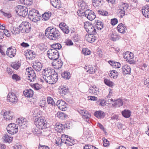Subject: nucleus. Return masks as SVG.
Returning a JSON list of instances; mask_svg holds the SVG:
<instances>
[{
    "mask_svg": "<svg viewBox=\"0 0 149 149\" xmlns=\"http://www.w3.org/2000/svg\"><path fill=\"white\" fill-rule=\"evenodd\" d=\"M84 149H98L96 147L91 145H86L84 148Z\"/></svg>",
    "mask_w": 149,
    "mask_h": 149,
    "instance_id": "obj_56",
    "label": "nucleus"
},
{
    "mask_svg": "<svg viewBox=\"0 0 149 149\" xmlns=\"http://www.w3.org/2000/svg\"><path fill=\"white\" fill-rule=\"evenodd\" d=\"M12 79L15 80L16 81H18L20 80V77L17 74H14L12 76Z\"/></svg>",
    "mask_w": 149,
    "mask_h": 149,
    "instance_id": "obj_47",
    "label": "nucleus"
},
{
    "mask_svg": "<svg viewBox=\"0 0 149 149\" xmlns=\"http://www.w3.org/2000/svg\"><path fill=\"white\" fill-rule=\"evenodd\" d=\"M45 118L44 117L40 116L38 118V134L40 135L42 133L43 129L45 127Z\"/></svg>",
    "mask_w": 149,
    "mask_h": 149,
    "instance_id": "obj_6",
    "label": "nucleus"
},
{
    "mask_svg": "<svg viewBox=\"0 0 149 149\" xmlns=\"http://www.w3.org/2000/svg\"><path fill=\"white\" fill-rule=\"evenodd\" d=\"M104 82L107 85L112 87L114 86V83L109 80L106 79L104 80Z\"/></svg>",
    "mask_w": 149,
    "mask_h": 149,
    "instance_id": "obj_43",
    "label": "nucleus"
},
{
    "mask_svg": "<svg viewBox=\"0 0 149 149\" xmlns=\"http://www.w3.org/2000/svg\"><path fill=\"white\" fill-rule=\"evenodd\" d=\"M109 63L111 66L115 67L117 68H120L121 66L120 64L118 62L110 60L109 61Z\"/></svg>",
    "mask_w": 149,
    "mask_h": 149,
    "instance_id": "obj_32",
    "label": "nucleus"
},
{
    "mask_svg": "<svg viewBox=\"0 0 149 149\" xmlns=\"http://www.w3.org/2000/svg\"><path fill=\"white\" fill-rule=\"evenodd\" d=\"M61 29L65 33L68 34L69 32L68 27L67 26L65 27H63V28L62 27Z\"/></svg>",
    "mask_w": 149,
    "mask_h": 149,
    "instance_id": "obj_58",
    "label": "nucleus"
},
{
    "mask_svg": "<svg viewBox=\"0 0 149 149\" xmlns=\"http://www.w3.org/2000/svg\"><path fill=\"white\" fill-rule=\"evenodd\" d=\"M47 55L50 59L56 61L58 59L59 56L58 51L54 49H49L47 52Z\"/></svg>",
    "mask_w": 149,
    "mask_h": 149,
    "instance_id": "obj_7",
    "label": "nucleus"
},
{
    "mask_svg": "<svg viewBox=\"0 0 149 149\" xmlns=\"http://www.w3.org/2000/svg\"><path fill=\"white\" fill-rule=\"evenodd\" d=\"M52 49H60L62 47V46L59 43L54 44L52 45L51 46Z\"/></svg>",
    "mask_w": 149,
    "mask_h": 149,
    "instance_id": "obj_38",
    "label": "nucleus"
},
{
    "mask_svg": "<svg viewBox=\"0 0 149 149\" xmlns=\"http://www.w3.org/2000/svg\"><path fill=\"white\" fill-rule=\"evenodd\" d=\"M78 112L82 116V118H83L88 119L91 117L90 114L87 111L85 110H79Z\"/></svg>",
    "mask_w": 149,
    "mask_h": 149,
    "instance_id": "obj_18",
    "label": "nucleus"
},
{
    "mask_svg": "<svg viewBox=\"0 0 149 149\" xmlns=\"http://www.w3.org/2000/svg\"><path fill=\"white\" fill-rule=\"evenodd\" d=\"M86 17L91 21L93 20L95 18V15L92 10L88 9L86 10Z\"/></svg>",
    "mask_w": 149,
    "mask_h": 149,
    "instance_id": "obj_15",
    "label": "nucleus"
},
{
    "mask_svg": "<svg viewBox=\"0 0 149 149\" xmlns=\"http://www.w3.org/2000/svg\"><path fill=\"white\" fill-rule=\"evenodd\" d=\"M56 130L58 131H60L63 129L62 125L61 124L60 125H58L55 127Z\"/></svg>",
    "mask_w": 149,
    "mask_h": 149,
    "instance_id": "obj_59",
    "label": "nucleus"
},
{
    "mask_svg": "<svg viewBox=\"0 0 149 149\" xmlns=\"http://www.w3.org/2000/svg\"><path fill=\"white\" fill-rule=\"evenodd\" d=\"M122 73L124 74H130L131 73V69L130 67L127 65H125L122 66L121 68Z\"/></svg>",
    "mask_w": 149,
    "mask_h": 149,
    "instance_id": "obj_17",
    "label": "nucleus"
},
{
    "mask_svg": "<svg viewBox=\"0 0 149 149\" xmlns=\"http://www.w3.org/2000/svg\"><path fill=\"white\" fill-rule=\"evenodd\" d=\"M16 122L19 127L22 128H24L27 126V120L25 118H18L16 120Z\"/></svg>",
    "mask_w": 149,
    "mask_h": 149,
    "instance_id": "obj_11",
    "label": "nucleus"
},
{
    "mask_svg": "<svg viewBox=\"0 0 149 149\" xmlns=\"http://www.w3.org/2000/svg\"><path fill=\"white\" fill-rule=\"evenodd\" d=\"M56 116L60 119H63L65 118V114L62 112L59 111L57 112L56 115Z\"/></svg>",
    "mask_w": 149,
    "mask_h": 149,
    "instance_id": "obj_40",
    "label": "nucleus"
},
{
    "mask_svg": "<svg viewBox=\"0 0 149 149\" xmlns=\"http://www.w3.org/2000/svg\"><path fill=\"white\" fill-rule=\"evenodd\" d=\"M47 102L48 104L50 105L53 106L55 105V102L53 98L50 97H48L47 98Z\"/></svg>",
    "mask_w": 149,
    "mask_h": 149,
    "instance_id": "obj_41",
    "label": "nucleus"
},
{
    "mask_svg": "<svg viewBox=\"0 0 149 149\" xmlns=\"http://www.w3.org/2000/svg\"><path fill=\"white\" fill-rule=\"evenodd\" d=\"M115 103L113 104V105L116 107H120L122 106L123 104L122 100L120 99H119L116 100H114Z\"/></svg>",
    "mask_w": 149,
    "mask_h": 149,
    "instance_id": "obj_31",
    "label": "nucleus"
},
{
    "mask_svg": "<svg viewBox=\"0 0 149 149\" xmlns=\"http://www.w3.org/2000/svg\"><path fill=\"white\" fill-rule=\"evenodd\" d=\"M1 114L3 115L4 119L6 120H12L14 118L13 113L10 111L5 112L3 111L1 112Z\"/></svg>",
    "mask_w": 149,
    "mask_h": 149,
    "instance_id": "obj_14",
    "label": "nucleus"
},
{
    "mask_svg": "<svg viewBox=\"0 0 149 149\" xmlns=\"http://www.w3.org/2000/svg\"><path fill=\"white\" fill-rule=\"evenodd\" d=\"M69 136L65 134L63 135L61 137V140L62 142H64L65 139L68 138Z\"/></svg>",
    "mask_w": 149,
    "mask_h": 149,
    "instance_id": "obj_63",
    "label": "nucleus"
},
{
    "mask_svg": "<svg viewBox=\"0 0 149 149\" xmlns=\"http://www.w3.org/2000/svg\"><path fill=\"white\" fill-rule=\"evenodd\" d=\"M24 95L27 97H32L33 94V91L31 89L25 90L23 92Z\"/></svg>",
    "mask_w": 149,
    "mask_h": 149,
    "instance_id": "obj_27",
    "label": "nucleus"
},
{
    "mask_svg": "<svg viewBox=\"0 0 149 149\" xmlns=\"http://www.w3.org/2000/svg\"><path fill=\"white\" fill-rule=\"evenodd\" d=\"M51 15V13L50 12L48 11L47 12H46L42 15V20H44L45 21L48 20L49 19Z\"/></svg>",
    "mask_w": 149,
    "mask_h": 149,
    "instance_id": "obj_30",
    "label": "nucleus"
},
{
    "mask_svg": "<svg viewBox=\"0 0 149 149\" xmlns=\"http://www.w3.org/2000/svg\"><path fill=\"white\" fill-rule=\"evenodd\" d=\"M97 29L99 30H101L103 28L104 24L100 20H98L96 22L95 25Z\"/></svg>",
    "mask_w": 149,
    "mask_h": 149,
    "instance_id": "obj_34",
    "label": "nucleus"
},
{
    "mask_svg": "<svg viewBox=\"0 0 149 149\" xmlns=\"http://www.w3.org/2000/svg\"><path fill=\"white\" fill-rule=\"evenodd\" d=\"M118 71V72L115 70H112L110 73V76L114 79L116 78L118 75V73L121 72L120 70Z\"/></svg>",
    "mask_w": 149,
    "mask_h": 149,
    "instance_id": "obj_33",
    "label": "nucleus"
},
{
    "mask_svg": "<svg viewBox=\"0 0 149 149\" xmlns=\"http://www.w3.org/2000/svg\"><path fill=\"white\" fill-rule=\"evenodd\" d=\"M41 75L42 77L49 84H53L57 81L58 75L54 70L49 68L47 70H44Z\"/></svg>",
    "mask_w": 149,
    "mask_h": 149,
    "instance_id": "obj_1",
    "label": "nucleus"
},
{
    "mask_svg": "<svg viewBox=\"0 0 149 149\" xmlns=\"http://www.w3.org/2000/svg\"><path fill=\"white\" fill-rule=\"evenodd\" d=\"M46 36L49 39L56 40L60 38V33L55 28L50 26L47 28L45 31Z\"/></svg>",
    "mask_w": 149,
    "mask_h": 149,
    "instance_id": "obj_3",
    "label": "nucleus"
},
{
    "mask_svg": "<svg viewBox=\"0 0 149 149\" xmlns=\"http://www.w3.org/2000/svg\"><path fill=\"white\" fill-rule=\"evenodd\" d=\"M18 101V99L16 94L13 92L9 93L7 96V101L11 104H15Z\"/></svg>",
    "mask_w": 149,
    "mask_h": 149,
    "instance_id": "obj_9",
    "label": "nucleus"
},
{
    "mask_svg": "<svg viewBox=\"0 0 149 149\" xmlns=\"http://www.w3.org/2000/svg\"><path fill=\"white\" fill-rule=\"evenodd\" d=\"M118 22V20L116 18L112 19L111 20V24L112 25H115Z\"/></svg>",
    "mask_w": 149,
    "mask_h": 149,
    "instance_id": "obj_61",
    "label": "nucleus"
},
{
    "mask_svg": "<svg viewBox=\"0 0 149 149\" xmlns=\"http://www.w3.org/2000/svg\"><path fill=\"white\" fill-rule=\"evenodd\" d=\"M15 11L17 14L20 16L25 17L28 14V9L25 6H18L15 7Z\"/></svg>",
    "mask_w": 149,
    "mask_h": 149,
    "instance_id": "obj_4",
    "label": "nucleus"
},
{
    "mask_svg": "<svg viewBox=\"0 0 149 149\" xmlns=\"http://www.w3.org/2000/svg\"><path fill=\"white\" fill-rule=\"evenodd\" d=\"M73 40L75 41H78L80 40V37L78 34H75L73 36Z\"/></svg>",
    "mask_w": 149,
    "mask_h": 149,
    "instance_id": "obj_60",
    "label": "nucleus"
},
{
    "mask_svg": "<svg viewBox=\"0 0 149 149\" xmlns=\"http://www.w3.org/2000/svg\"><path fill=\"white\" fill-rule=\"evenodd\" d=\"M28 16L30 19L36 24L37 22V10L33 9L29 11Z\"/></svg>",
    "mask_w": 149,
    "mask_h": 149,
    "instance_id": "obj_10",
    "label": "nucleus"
},
{
    "mask_svg": "<svg viewBox=\"0 0 149 149\" xmlns=\"http://www.w3.org/2000/svg\"><path fill=\"white\" fill-rule=\"evenodd\" d=\"M19 1L21 4L28 6L31 5L33 3L32 0H19Z\"/></svg>",
    "mask_w": 149,
    "mask_h": 149,
    "instance_id": "obj_36",
    "label": "nucleus"
},
{
    "mask_svg": "<svg viewBox=\"0 0 149 149\" xmlns=\"http://www.w3.org/2000/svg\"><path fill=\"white\" fill-rule=\"evenodd\" d=\"M94 115L97 118L101 119L104 117L105 114L104 112L100 110L95 111L94 113Z\"/></svg>",
    "mask_w": 149,
    "mask_h": 149,
    "instance_id": "obj_26",
    "label": "nucleus"
},
{
    "mask_svg": "<svg viewBox=\"0 0 149 149\" xmlns=\"http://www.w3.org/2000/svg\"><path fill=\"white\" fill-rule=\"evenodd\" d=\"M46 103V100L45 97L43 96H41L39 100L38 104L41 108L44 110L45 108V106Z\"/></svg>",
    "mask_w": 149,
    "mask_h": 149,
    "instance_id": "obj_20",
    "label": "nucleus"
},
{
    "mask_svg": "<svg viewBox=\"0 0 149 149\" xmlns=\"http://www.w3.org/2000/svg\"><path fill=\"white\" fill-rule=\"evenodd\" d=\"M27 52L26 53V56L27 58L31 60L35 58L36 54L35 53L31 50H29V51L27 50Z\"/></svg>",
    "mask_w": 149,
    "mask_h": 149,
    "instance_id": "obj_25",
    "label": "nucleus"
},
{
    "mask_svg": "<svg viewBox=\"0 0 149 149\" xmlns=\"http://www.w3.org/2000/svg\"><path fill=\"white\" fill-rule=\"evenodd\" d=\"M69 139H70V143H68V142H65V143L69 146H72L75 143L76 140L74 139H73L71 137H70V138H69Z\"/></svg>",
    "mask_w": 149,
    "mask_h": 149,
    "instance_id": "obj_45",
    "label": "nucleus"
},
{
    "mask_svg": "<svg viewBox=\"0 0 149 149\" xmlns=\"http://www.w3.org/2000/svg\"><path fill=\"white\" fill-rule=\"evenodd\" d=\"M122 114L125 118H128L131 115V112L129 110H124L122 111Z\"/></svg>",
    "mask_w": 149,
    "mask_h": 149,
    "instance_id": "obj_37",
    "label": "nucleus"
},
{
    "mask_svg": "<svg viewBox=\"0 0 149 149\" xmlns=\"http://www.w3.org/2000/svg\"><path fill=\"white\" fill-rule=\"evenodd\" d=\"M117 29L118 31L121 33H124L127 29L126 26L122 23L118 25Z\"/></svg>",
    "mask_w": 149,
    "mask_h": 149,
    "instance_id": "obj_22",
    "label": "nucleus"
},
{
    "mask_svg": "<svg viewBox=\"0 0 149 149\" xmlns=\"http://www.w3.org/2000/svg\"><path fill=\"white\" fill-rule=\"evenodd\" d=\"M38 47L40 51L43 52H44L46 50V48L45 47V46L43 44H40Z\"/></svg>",
    "mask_w": 149,
    "mask_h": 149,
    "instance_id": "obj_49",
    "label": "nucleus"
},
{
    "mask_svg": "<svg viewBox=\"0 0 149 149\" xmlns=\"http://www.w3.org/2000/svg\"><path fill=\"white\" fill-rule=\"evenodd\" d=\"M56 105L60 110L65 111L67 109V104L66 102L62 100H58L56 103Z\"/></svg>",
    "mask_w": 149,
    "mask_h": 149,
    "instance_id": "obj_12",
    "label": "nucleus"
},
{
    "mask_svg": "<svg viewBox=\"0 0 149 149\" xmlns=\"http://www.w3.org/2000/svg\"><path fill=\"white\" fill-rule=\"evenodd\" d=\"M32 113H33L32 115L33 120L34 121V124L37 126V109H36L35 110H33Z\"/></svg>",
    "mask_w": 149,
    "mask_h": 149,
    "instance_id": "obj_29",
    "label": "nucleus"
},
{
    "mask_svg": "<svg viewBox=\"0 0 149 149\" xmlns=\"http://www.w3.org/2000/svg\"><path fill=\"white\" fill-rule=\"evenodd\" d=\"M102 140L103 142V145L105 147H108L109 145V142L104 138H103Z\"/></svg>",
    "mask_w": 149,
    "mask_h": 149,
    "instance_id": "obj_51",
    "label": "nucleus"
},
{
    "mask_svg": "<svg viewBox=\"0 0 149 149\" xmlns=\"http://www.w3.org/2000/svg\"><path fill=\"white\" fill-rule=\"evenodd\" d=\"M70 124L67 123L63 125V128L65 129H69L70 128Z\"/></svg>",
    "mask_w": 149,
    "mask_h": 149,
    "instance_id": "obj_64",
    "label": "nucleus"
},
{
    "mask_svg": "<svg viewBox=\"0 0 149 149\" xmlns=\"http://www.w3.org/2000/svg\"><path fill=\"white\" fill-rule=\"evenodd\" d=\"M25 72L26 78L30 81H33L36 79V74L34 70L32 68H27Z\"/></svg>",
    "mask_w": 149,
    "mask_h": 149,
    "instance_id": "obj_5",
    "label": "nucleus"
},
{
    "mask_svg": "<svg viewBox=\"0 0 149 149\" xmlns=\"http://www.w3.org/2000/svg\"><path fill=\"white\" fill-rule=\"evenodd\" d=\"M50 3L53 6L56 8H60L61 7L60 0H50Z\"/></svg>",
    "mask_w": 149,
    "mask_h": 149,
    "instance_id": "obj_21",
    "label": "nucleus"
},
{
    "mask_svg": "<svg viewBox=\"0 0 149 149\" xmlns=\"http://www.w3.org/2000/svg\"><path fill=\"white\" fill-rule=\"evenodd\" d=\"M55 61H54L55 63V65L58 67L57 68H61L63 65V63L62 62L61 60L60 59L59 60H58L57 61H56V60Z\"/></svg>",
    "mask_w": 149,
    "mask_h": 149,
    "instance_id": "obj_46",
    "label": "nucleus"
},
{
    "mask_svg": "<svg viewBox=\"0 0 149 149\" xmlns=\"http://www.w3.org/2000/svg\"><path fill=\"white\" fill-rule=\"evenodd\" d=\"M94 34H89V35L86 36V40L90 43H92L94 42L96 40V37L93 35Z\"/></svg>",
    "mask_w": 149,
    "mask_h": 149,
    "instance_id": "obj_24",
    "label": "nucleus"
},
{
    "mask_svg": "<svg viewBox=\"0 0 149 149\" xmlns=\"http://www.w3.org/2000/svg\"><path fill=\"white\" fill-rule=\"evenodd\" d=\"M7 130L8 132L10 134H15L18 132L17 125L14 123H10L7 127Z\"/></svg>",
    "mask_w": 149,
    "mask_h": 149,
    "instance_id": "obj_8",
    "label": "nucleus"
},
{
    "mask_svg": "<svg viewBox=\"0 0 149 149\" xmlns=\"http://www.w3.org/2000/svg\"><path fill=\"white\" fill-rule=\"evenodd\" d=\"M20 65V64L17 62L15 64H12L11 66L14 69L17 70L19 68Z\"/></svg>",
    "mask_w": 149,
    "mask_h": 149,
    "instance_id": "obj_52",
    "label": "nucleus"
},
{
    "mask_svg": "<svg viewBox=\"0 0 149 149\" xmlns=\"http://www.w3.org/2000/svg\"><path fill=\"white\" fill-rule=\"evenodd\" d=\"M98 13L99 14L101 15L106 16L108 15V13L106 11L104 10L98 11Z\"/></svg>",
    "mask_w": 149,
    "mask_h": 149,
    "instance_id": "obj_53",
    "label": "nucleus"
},
{
    "mask_svg": "<svg viewBox=\"0 0 149 149\" xmlns=\"http://www.w3.org/2000/svg\"><path fill=\"white\" fill-rule=\"evenodd\" d=\"M61 76L63 78L65 79H69L70 77V72L65 71L61 74Z\"/></svg>",
    "mask_w": 149,
    "mask_h": 149,
    "instance_id": "obj_39",
    "label": "nucleus"
},
{
    "mask_svg": "<svg viewBox=\"0 0 149 149\" xmlns=\"http://www.w3.org/2000/svg\"><path fill=\"white\" fill-rule=\"evenodd\" d=\"M103 0H92L93 6L97 7L101 5L102 1Z\"/></svg>",
    "mask_w": 149,
    "mask_h": 149,
    "instance_id": "obj_42",
    "label": "nucleus"
},
{
    "mask_svg": "<svg viewBox=\"0 0 149 149\" xmlns=\"http://www.w3.org/2000/svg\"><path fill=\"white\" fill-rule=\"evenodd\" d=\"M128 6L127 4L124 3L122 4L120 7V8L125 11L128 8Z\"/></svg>",
    "mask_w": 149,
    "mask_h": 149,
    "instance_id": "obj_57",
    "label": "nucleus"
},
{
    "mask_svg": "<svg viewBox=\"0 0 149 149\" xmlns=\"http://www.w3.org/2000/svg\"><path fill=\"white\" fill-rule=\"evenodd\" d=\"M82 53L85 55H89L91 54V51L87 49H83L82 50Z\"/></svg>",
    "mask_w": 149,
    "mask_h": 149,
    "instance_id": "obj_48",
    "label": "nucleus"
},
{
    "mask_svg": "<svg viewBox=\"0 0 149 149\" xmlns=\"http://www.w3.org/2000/svg\"><path fill=\"white\" fill-rule=\"evenodd\" d=\"M119 14H120V17L122 18L125 15V11L120 8L118 10Z\"/></svg>",
    "mask_w": 149,
    "mask_h": 149,
    "instance_id": "obj_50",
    "label": "nucleus"
},
{
    "mask_svg": "<svg viewBox=\"0 0 149 149\" xmlns=\"http://www.w3.org/2000/svg\"><path fill=\"white\" fill-rule=\"evenodd\" d=\"M69 91V89L65 87L61 89V93L64 95H66Z\"/></svg>",
    "mask_w": 149,
    "mask_h": 149,
    "instance_id": "obj_54",
    "label": "nucleus"
},
{
    "mask_svg": "<svg viewBox=\"0 0 149 149\" xmlns=\"http://www.w3.org/2000/svg\"><path fill=\"white\" fill-rule=\"evenodd\" d=\"M118 35L116 33H112L111 35V38L113 41H116L117 40L119 39V38Z\"/></svg>",
    "mask_w": 149,
    "mask_h": 149,
    "instance_id": "obj_44",
    "label": "nucleus"
},
{
    "mask_svg": "<svg viewBox=\"0 0 149 149\" xmlns=\"http://www.w3.org/2000/svg\"><path fill=\"white\" fill-rule=\"evenodd\" d=\"M99 89L97 88L95 85L90 87L89 88L88 91L90 93L97 95L99 93Z\"/></svg>",
    "mask_w": 149,
    "mask_h": 149,
    "instance_id": "obj_23",
    "label": "nucleus"
},
{
    "mask_svg": "<svg viewBox=\"0 0 149 149\" xmlns=\"http://www.w3.org/2000/svg\"><path fill=\"white\" fill-rule=\"evenodd\" d=\"M84 28L86 31L89 34H95L96 30L92 24H88L84 25Z\"/></svg>",
    "mask_w": 149,
    "mask_h": 149,
    "instance_id": "obj_13",
    "label": "nucleus"
},
{
    "mask_svg": "<svg viewBox=\"0 0 149 149\" xmlns=\"http://www.w3.org/2000/svg\"><path fill=\"white\" fill-rule=\"evenodd\" d=\"M142 12L144 16L149 18V5H146L143 7Z\"/></svg>",
    "mask_w": 149,
    "mask_h": 149,
    "instance_id": "obj_19",
    "label": "nucleus"
},
{
    "mask_svg": "<svg viewBox=\"0 0 149 149\" xmlns=\"http://www.w3.org/2000/svg\"><path fill=\"white\" fill-rule=\"evenodd\" d=\"M38 148L39 149H49V148L47 146L42 145L40 144V143Z\"/></svg>",
    "mask_w": 149,
    "mask_h": 149,
    "instance_id": "obj_62",
    "label": "nucleus"
},
{
    "mask_svg": "<svg viewBox=\"0 0 149 149\" xmlns=\"http://www.w3.org/2000/svg\"><path fill=\"white\" fill-rule=\"evenodd\" d=\"M85 13L86 10L84 11L82 10H79V12H77L78 15L81 17L84 16L86 17Z\"/></svg>",
    "mask_w": 149,
    "mask_h": 149,
    "instance_id": "obj_55",
    "label": "nucleus"
},
{
    "mask_svg": "<svg viewBox=\"0 0 149 149\" xmlns=\"http://www.w3.org/2000/svg\"><path fill=\"white\" fill-rule=\"evenodd\" d=\"M16 49L12 48V47H10L7 49L6 51V54L10 58L14 57L16 53Z\"/></svg>",
    "mask_w": 149,
    "mask_h": 149,
    "instance_id": "obj_16",
    "label": "nucleus"
},
{
    "mask_svg": "<svg viewBox=\"0 0 149 149\" xmlns=\"http://www.w3.org/2000/svg\"><path fill=\"white\" fill-rule=\"evenodd\" d=\"M30 24L27 22H23L19 26L18 28H15L13 24L11 23L8 24V29L11 31L12 34L16 35L19 34L20 31L22 33L29 32L31 28Z\"/></svg>",
    "mask_w": 149,
    "mask_h": 149,
    "instance_id": "obj_2",
    "label": "nucleus"
},
{
    "mask_svg": "<svg viewBox=\"0 0 149 149\" xmlns=\"http://www.w3.org/2000/svg\"><path fill=\"white\" fill-rule=\"evenodd\" d=\"M84 68L87 72H88L89 74H93L96 71V69L95 67L94 68L93 67H91L90 66V67L86 66Z\"/></svg>",
    "mask_w": 149,
    "mask_h": 149,
    "instance_id": "obj_28",
    "label": "nucleus"
},
{
    "mask_svg": "<svg viewBox=\"0 0 149 149\" xmlns=\"http://www.w3.org/2000/svg\"><path fill=\"white\" fill-rule=\"evenodd\" d=\"M3 139L5 142H10L12 141L13 137L7 134H6L3 136Z\"/></svg>",
    "mask_w": 149,
    "mask_h": 149,
    "instance_id": "obj_35",
    "label": "nucleus"
}]
</instances>
